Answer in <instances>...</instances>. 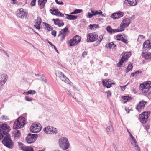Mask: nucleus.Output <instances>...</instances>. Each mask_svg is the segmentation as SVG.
I'll use <instances>...</instances> for the list:
<instances>
[{"label": "nucleus", "mask_w": 151, "mask_h": 151, "mask_svg": "<svg viewBox=\"0 0 151 151\" xmlns=\"http://www.w3.org/2000/svg\"><path fill=\"white\" fill-rule=\"evenodd\" d=\"M20 135V132L19 130H17L16 132H15V137H18Z\"/></svg>", "instance_id": "c03bdc74"}, {"label": "nucleus", "mask_w": 151, "mask_h": 151, "mask_svg": "<svg viewBox=\"0 0 151 151\" xmlns=\"http://www.w3.org/2000/svg\"><path fill=\"white\" fill-rule=\"evenodd\" d=\"M145 37L143 36L142 35H139V36L138 38L137 39L138 41H140V40L142 39H145Z\"/></svg>", "instance_id": "8fccbe9b"}, {"label": "nucleus", "mask_w": 151, "mask_h": 151, "mask_svg": "<svg viewBox=\"0 0 151 151\" xmlns=\"http://www.w3.org/2000/svg\"><path fill=\"white\" fill-rule=\"evenodd\" d=\"M25 100L28 101H30L32 100L33 99L28 96H26L25 97Z\"/></svg>", "instance_id": "a18cd8bd"}, {"label": "nucleus", "mask_w": 151, "mask_h": 151, "mask_svg": "<svg viewBox=\"0 0 151 151\" xmlns=\"http://www.w3.org/2000/svg\"><path fill=\"white\" fill-rule=\"evenodd\" d=\"M45 27L46 28L48 31H50V30H52V27L49 25L48 24L45 23Z\"/></svg>", "instance_id": "f704fd0d"}, {"label": "nucleus", "mask_w": 151, "mask_h": 151, "mask_svg": "<svg viewBox=\"0 0 151 151\" xmlns=\"http://www.w3.org/2000/svg\"><path fill=\"white\" fill-rule=\"evenodd\" d=\"M131 56L130 52H125L124 53V56L122 57H124V58L126 60L128 59Z\"/></svg>", "instance_id": "c85d7f7f"}, {"label": "nucleus", "mask_w": 151, "mask_h": 151, "mask_svg": "<svg viewBox=\"0 0 151 151\" xmlns=\"http://www.w3.org/2000/svg\"><path fill=\"white\" fill-rule=\"evenodd\" d=\"M10 131V127L6 124H0V140L4 137L2 143L7 148L11 149L14 146V143L11 139L10 135L8 132Z\"/></svg>", "instance_id": "f257e3e1"}, {"label": "nucleus", "mask_w": 151, "mask_h": 151, "mask_svg": "<svg viewBox=\"0 0 151 151\" xmlns=\"http://www.w3.org/2000/svg\"><path fill=\"white\" fill-rule=\"evenodd\" d=\"M68 43L69 44V45L70 46H72L77 44L74 41V40L73 39V38L72 39H70L68 41Z\"/></svg>", "instance_id": "473e14b6"}, {"label": "nucleus", "mask_w": 151, "mask_h": 151, "mask_svg": "<svg viewBox=\"0 0 151 151\" xmlns=\"http://www.w3.org/2000/svg\"><path fill=\"white\" fill-rule=\"evenodd\" d=\"M102 83L103 85L106 87L107 88H110L112 85L114 84L113 81L110 79L103 80Z\"/></svg>", "instance_id": "dca6fc26"}, {"label": "nucleus", "mask_w": 151, "mask_h": 151, "mask_svg": "<svg viewBox=\"0 0 151 151\" xmlns=\"http://www.w3.org/2000/svg\"><path fill=\"white\" fill-rule=\"evenodd\" d=\"M5 81H0V90L2 88V87L4 86L5 83Z\"/></svg>", "instance_id": "3c124183"}, {"label": "nucleus", "mask_w": 151, "mask_h": 151, "mask_svg": "<svg viewBox=\"0 0 151 151\" xmlns=\"http://www.w3.org/2000/svg\"><path fill=\"white\" fill-rule=\"evenodd\" d=\"M76 14L80 13L82 12V10L81 9H76L74 10Z\"/></svg>", "instance_id": "6e6d98bb"}, {"label": "nucleus", "mask_w": 151, "mask_h": 151, "mask_svg": "<svg viewBox=\"0 0 151 151\" xmlns=\"http://www.w3.org/2000/svg\"><path fill=\"white\" fill-rule=\"evenodd\" d=\"M44 131L48 134H55L58 132L56 128L50 126L46 127L44 128Z\"/></svg>", "instance_id": "6e6552de"}, {"label": "nucleus", "mask_w": 151, "mask_h": 151, "mask_svg": "<svg viewBox=\"0 0 151 151\" xmlns=\"http://www.w3.org/2000/svg\"><path fill=\"white\" fill-rule=\"evenodd\" d=\"M49 43L51 45V47L53 48L55 50L56 52L58 53H59L58 51V50L57 49V48H56V47L52 43L50 42H49Z\"/></svg>", "instance_id": "a19ab883"}, {"label": "nucleus", "mask_w": 151, "mask_h": 151, "mask_svg": "<svg viewBox=\"0 0 151 151\" xmlns=\"http://www.w3.org/2000/svg\"><path fill=\"white\" fill-rule=\"evenodd\" d=\"M87 55V52L84 51L82 54V57H85V56Z\"/></svg>", "instance_id": "680f3d73"}, {"label": "nucleus", "mask_w": 151, "mask_h": 151, "mask_svg": "<svg viewBox=\"0 0 151 151\" xmlns=\"http://www.w3.org/2000/svg\"><path fill=\"white\" fill-rule=\"evenodd\" d=\"M38 135L37 134L29 133L26 138V140L27 143H32L35 141Z\"/></svg>", "instance_id": "0eeeda50"}, {"label": "nucleus", "mask_w": 151, "mask_h": 151, "mask_svg": "<svg viewBox=\"0 0 151 151\" xmlns=\"http://www.w3.org/2000/svg\"><path fill=\"white\" fill-rule=\"evenodd\" d=\"M109 126L107 127L106 129V131L107 132H110L112 131H113V127L112 126L111 121L109 122Z\"/></svg>", "instance_id": "cd10ccee"}, {"label": "nucleus", "mask_w": 151, "mask_h": 151, "mask_svg": "<svg viewBox=\"0 0 151 151\" xmlns=\"http://www.w3.org/2000/svg\"><path fill=\"white\" fill-rule=\"evenodd\" d=\"M1 52L2 53L4 54L5 55H6L8 57H9V55L8 54L5 52V53L6 54H5L4 52Z\"/></svg>", "instance_id": "0e129e2a"}, {"label": "nucleus", "mask_w": 151, "mask_h": 151, "mask_svg": "<svg viewBox=\"0 0 151 151\" xmlns=\"http://www.w3.org/2000/svg\"><path fill=\"white\" fill-rule=\"evenodd\" d=\"M41 125L38 123H33L30 127L31 132L34 133L39 132L41 131Z\"/></svg>", "instance_id": "423d86ee"}, {"label": "nucleus", "mask_w": 151, "mask_h": 151, "mask_svg": "<svg viewBox=\"0 0 151 151\" xmlns=\"http://www.w3.org/2000/svg\"><path fill=\"white\" fill-rule=\"evenodd\" d=\"M25 124V118L22 117H19L14 123L13 128L15 129L22 127Z\"/></svg>", "instance_id": "20e7f679"}, {"label": "nucleus", "mask_w": 151, "mask_h": 151, "mask_svg": "<svg viewBox=\"0 0 151 151\" xmlns=\"http://www.w3.org/2000/svg\"><path fill=\"white\" fill-rule=\"evenodd\" d=\"M126 60L124 58V57H122L121 59L120 60L119 62L122 63H123L124 61H125Z\"/></svg>", "instance_id": "bf43d9fd"}, {"label": "nucleus", "mask_w": 151, "mask_h": 151, "mask_svg": "<svg viewBox=\"0 0 151 151\" xmlns=\"http://www.w3.org/2000/svg\"><path fill=\"white\" fill-rule=\"evenodd\" d=\"M55 74L56 76L59 77L62 81L67 83L70 84V81L62 72L58 71L56 72Z\"/></svg>", "instance_id": "1a4fd4ad"}, {"label": "nucleus", "mask_w": 151, "mask_h": 151, "mask_svg": "<svg viewBox=\"0 0 151 151\" xmlns=\"http://www.w3.org/2000/svg\"><path fill=\"white\" fill-rule=\"evenodd\" d=\"M91 12L93 14V16H95L96 15L101 14L102 13V12L101 10L96 11H94L93 10L91 9Z\"/></svg>", "instance_id": "bb28decb"}, {"label": "nucleus", "mask_w": 151, "mask_h": 151, "mask_svg": "<svg viewBox=\"0 0 151 151\" xmlns=\"http://www.w3.org/2000/svg\"><path fill=\"white\" fill-rule=\"evenodd\" d=\"M40 78L42 81L44 82L45 83H46L47 82V80L46 78L43 74L41 75Z\"/></svg>", "instance_id": "58836bf2"}, {"label": "nucleus", "mask_w": 151, "mask_h": 151, "mask_svg": "<svg viewBox=\"0 0 151 151\" xmlns=\"http://www.w3.org/2000/svg\"><path fill=\"white\" fill-rule=\"evenodd\" d=\"M55 2L59 5H63L64 4V3L63 2H59L58 0H55Z\"/></svg>", "instance_id": "13d9d810"}, {"label": "nucleus", "mask_w": 151, "mask_h": 151, "mask_svg": "<svg viewBox=\"0 0 151 151\" xmlns=\"http://www.w3.org/2000/svg\"><path fill=\"white\" fill-rule=\"evenodd\" d=\"M131 19L127 18L123 19L121 23L120 27L123 31L124 28L127 27L130 23Z\"/></svg>", "instance_id": "9b49d317"}, {"label": "nucleus", "mask_w": 151, "mask_h": 151, "mask_svg": "<svg viewBox=\"0 0 151 151\" xmlns=\"http://www.w3.org/2000/svg\"><path fill=\"white\" fill-rule=\"evenodd\" d=\"M138 3V0H125L124 4L128 6H132L136 5Z\"/></svg>", "instance_id": "4468645a"}, {"label": "nucleus", "mask_w": 151, "mask_h": 151, "mask_svg": "<svg viewBox=\"0 0 151 151\" xmlns=\"http://www.w3.org/2000/svg\"><path fill=\"white\" fill-rule=\"evenodd\" d=\"M4 52L5 54H6V53H5V51L3 49H0V52Z\"/></svg>", "instance_id": "774afa93"}, {"label": "nucleus", "mask_w": 151, "mask_h": 151, "mask_svg": "<svg viewBox=\"0 0 151 151\" xmlns=\"http://www.w3.org/2000/svg\"><path fill=\"white\" fill-rule=\"evenodd\" d=\"M51 31V34L54 37H55L56 35V31L55 30H52Z\"/></svg>", "instance_id": "4d7b16f0"}, {"label": "nucleus", "mask_w": 151, "mask_h": 151, "mask_svg": "<svg viewBox=\"0 0 151 151\" xmlns=\"http://www.w3.org/2000/svg\"><path fill=\"white\" fill-rule=\"evenodd\" d=\"M59 144L61 148L63 150L68 149L70 146V144L67 138L63 137L59 139Z\"/></svg>", "instance_id": "39448f33"}, {"label": "nucleus", "mask_w": 151, "mask_h": 151, "mask_svg": "<svg viewBox=\"0 0 151 151\" xmlns=\"http://www.w3.org/2000/svg\"><path fill=\"white\" fill-rule=\"evenodd\" d=\"M142 72L141 71L138 70L134 72H133L131 74V76L132 77L137 76H139V75Z\"/></svg>", "instance_id": "7c9ffc66"}, {"label": "nucleus", "mask_w": 151, "mask_h": 151, "mask_svg": "<svg viewBox=\"0 0 151 151\" xmlns=\"http://www.w3.org/2000/svg\"><path fill=\"white\" fill-rule=\"evenodd\" d=\"M68 31V28L66 27H65L63 29H62L60 32L59 34L58 35V37L60 36H61V38L60 39L61 40L64 39L65 37L67 34V32Z\"/></svg>", "instance_id": "a211bd4d"}, {"label": "nucleus", "mask_w": 151, "mask_h": 151, "mask_svg": "<svg viewBox=\"0 0 151 151\" xmlns=\"http://www.w3.org/2000/svg\"><path fill=\"white\" fill-rule=\"evenodd\" d=\"M86 16L87 18H91L92 17L93 15V14H91V13L88 12L86 14Z\"/></svg>", "instance_id": "603ef678"}, {"label": "nucleus", "mask_w": 151, "mask_h": 151, "mask_svg": "<svg viewBox=\"0 0 151 151\" xmlns=\"http://www.w3.org/2000/svg\"><path fill=\"white\" fill-rule=\"evenodd\" d=\"M122 98L124 100V103H126L128 101L131 99V98L129 96H122Z\"/></svg>", "instance_id": "c756f323"}, {"label": "nucleus", "mask_w": 151, "mask_h": 151, "mask_svg": "<svg viewBox=\"0 0 151 151\" xmlns=\"http://www.w3.org/2000/svg\"><path fill=\"white\" fill-rule=\"evenodd\" d=\"M131 144L132 145L134 146L137 145L136 142V141L135 139L132 140Z\"/></svg>", "instance_id": "79ce46f5"}, {"label": "nucleus", "mask_w": 151, "mask_h": 151, "mask_svg": "<svg viewBox=\"0 0 151 151\" xmlns=\"http://www.w3.org/2000/svg\"><path fill=\"white\" fill-rule=\"evenodd\" d=\"M111 17L115 19H118L119 18L118 14L117 12L113 13L111 15Z\"/></svg>", "instance_id": "e433bc0d"}, {"label": "nucleus", "mask_w": 151, "mask_h": 151, "mask_svg": "<svg viewBox=\"0 0 151 151\" xmlns=\"http://www.w3.org/2000/svg\"><path fill=\"white\" fill-rule=\"evenodd\" d=\"M143 49H150L151 48V45L149 41H145L143 44Z\"/></svg>", "instance_id": "412c9836"}, {"label": "nucleus", "mask_w": 151, "mask_h": 151, "mask_svg": "<svg viewBox=\"0 0 151 151\" xmlns=\"http://www.w3.org/2000/svg\"><path fill=\"white\" fill-rule=\"evenodd\" d=\"M21 149L23 151H33V148L31 147L28 146H22Z\"/></svg>", "instance_id": "5701e85b"}, {"label": "nucleus", "mask_w": 151, "mask_h": 151, "mask_svg": "<svg viewBox=\"0 0 151 151\" xmlns=\"http://www.w3.org/2000/svg\"><path fill=\"white\" fill-rule=\"evenodd\" d=\"M16 15L19 18L23 19L26 14V12L22 8L19 9L16 12Z\"/></svg>", "instance_id": "ddd939ff"}, {"label": "nucleus", "mask_w": 151, "mask_h": 151, "mask_svg": "<svg viewBox=\"0 0 151 151\" xmlns=\"http://www.w3.org/2000/svg\"><path fill=\"white\" fill-rule=\"evenodd\" d=\"M135 147V149L137 151H140V150L137 145L134 146Z\"/></svg>", "instance_id": "052dcab7"}, {"label": "nucleus", "mask_w": 151, "mask_h": 151, "mask_svg": "<svg viewBox=\"0 0 151 151\" xmlns=\"http://www.w3.org/2000/svg\"><path fill=\"white\" fill-rule=\"evenodd\" d=\"M87 37L88 42H93L98 39V35L96 32H93L88 34Z\"/></svg>", "instance_id": "9d476101"}, {"label": "nucleus", "mask_w": 151, "mask_h": 151, "mask_svg": "<svg viewBox=\"0 0 151 151\" xmlns=\"http://www.w3.org/2000/svg\"><path fill=\"white\" fill-rule=\"evenodd\" d=\"M123 31L121 28H120V27H119L117 29H112V34L116 32H121Z\"/></svg>", "instance_id": "c9c22d12"}, {"label": "nucleus", "mask_w": 151, "mask_h": 151, "mask_svg": "<svg viewBox=\"0 0 151 151\" xmlns=\"http://www.w3.org/2000/svg\"><path fill=\"white\" fill-rule=\"evenodd\" d=\"M106 93H107V97L108 98L110 97L111 96V93L109 90H108Z\"/></svg>", "instance_id": "864d4df0"}, {"label": "nucleus", "mask_w": 151, "mask_h": 151, "mask_svg": "<svg viewBox=\"0 0 151 151\" xmlns=\"http://www.w3.org/2000/svg\"><path fill=\"white\" fill-rule=\"evenodd\" d=\"M146 103V101L143 100L140 101L136 107V109L138 111H141V110L144 108Z\"/></svg>", "instance_id": "f3484780"}, {"label": "nucleus", "mask_w": 151, "mask_h": 151, "mask_svg": "<svg viewBox=\"0 0 151 151\" xmlns=\"http://www.w3.org/2000/svg\"><path fill=\"white\" fill-rule=\"evenodd\" d=\"M129 135H130V138H131L132 139H135L134 138V137L131 134H130Z\"/></svg>", "instance_id": "69168bd1"}, {"label": "nucleus", "mask_w": 151, "mask_h": 151, "mask_svg": "<svg viewBox=\"0 0 151 151\" xmlns=\"http://www.w3.org/2000/svg\"><path fill=\"white\" fill-rule=\"evenodd\" d=\"M145 59L148 60H151V53H148L144 56Z\"/></svg>", "instance_id": "4c0bfd02"}, {"label": "nucleus", "mask_w": 151, "mask_h": 151, "mask_svg": "<svg viewBox=\"0 0 151 151\" xmlns=\"http://www.w3.org/2000/svg\"><path fill=\"white\" fill-rule=\"evenodd\" d=\"M139 88L144 95H148L151 92V81H147L140 84Z\"/></svg>", "instance_id": "7ed1b4c3"}, {"label": "nucleus", "mask_w": 151, "mask_h": 151, "mask_svg": "<svg viewBox=\"0 0 151 151\" xmlns=\"http://www.w3.org/2000/svg\"><path fill=\"white\" fill-rule=\"evenodd\" d=\"M47 1V0H39L38 1V4L41 9L43 8Z\"/></svg>", "instance_id": "4be33fe9"}, {"label": "nucleus", "mask_w": 151, "mask_h": 151, "mask_svg": "<svg viewBox=\"0 0 151 151\" xmlns=\"http://www.w3.org/2000/svg\"><path fill=\"white\" fill-rule=\"evenodd\" d=\"M52 20L54 22V24L57 25L58 27H60L63 26L64 24V22L62 20L58 19H53Z\"/></svg>", "instance_id": "6ab92c4d"}, {"label": "nucleus", "mask_w": 151, "mask_h": 151, "mask_svg": "<svg viewBox=\"0 0 151 151\" xmlns=\"http://www.w3.org/2000/svg\"><path fill=\"white\" fill-rule=\"evenodd\" d=\"M116 38L117 40H121L126 44H128L127 36L125 35H117L116 36Z\"/></svg>", "instance_id": "2eb2a0df"}, {"label": "nucleus", "mask_w": 151, "mask_h": 151, "mask_svg": "<svg viewBox=\"0 0 151 151\" xmlns=\"http://www.w3.org/2000/svg\"><path fill=\"white\" fill-rule=\"evenodd\" d=\"M35 22L34 25V27L37 29L40 30V26L41 22V19L40 17H37V19L35 20Z\"/></svg>", "instance_id": "aec40b11"}, {"label": "nucleus", "mask_w": 151, "mask_h": 151, "mask_svg": "<svg viewBox=\"0 0 151 151\" xmlns=\"http://www.w3.org/2000/svg\"><path fill=\"white\" fill-rule=\"evenodd\" d=\"M76 14V13H75V12L74 11L73 12L70 13V14L71 15H72V14Z\"/></svg>", "instance_id": "338daca9"}, {"label": "nucleus", "mask_w": 151, "mask_h": 151, "mask_svg": "<svg viewBox=\"0 0 151 151\" xmlns=\"http://www.w3.org/2000/svg\"><path fill=\"white\" fill-rule=\"evenodd\" d=\"M36 0H32L30 3L31 6H33L35 5Z\"/></svg>", "instance_id": "de8ad7c7"}, {"label": "nucleus", "mask_w": 151, "mask_h": 151, "mask_svg": "<svg viewBox=\"0 0 151 151\" xmlns=\"http://www.w3.org/2000/svg\"><path fill=\"white\" fill-rule=\"evenodd\" d=\"M117 13L118 14V16L119 18L121 17L123 15L124 13L122 12L119 11Z\"/></svg>", "instance_id": "49530a36"}, {"label": "nucleus", "mask_w": 151, "mask_h": 151, "mask_svg": "<svg viewBox=\"0 0 151 151\" xmlns=\"http://www.w3.org/2000/svg\"><path fill=\"white\" fill-rule=\"evenodd\" d=\"M106 29L109 33L112 34V29L111 28L110 26H108L107 27Z\"/></svg>", "instance_id": "ea45409f"}, {"label": "nucleus", "mask_w": 151, "mask_h": 151, "mask_svg": "<svg viewBox=\"0 0 151 151\" xmlns=\"http://www.w3.org/2000/svg\"><path fill=\"white\" fill-rule=\"evenodd\" d=\"M65 91H66L67 94H68L70 96H71L72 97H73L74 98L76 99V98H74V97L72 95V94L71 93V92L68 89H66Z\"/></svg>", "instance_id": "37998d69"}, {"label": "nucleus", "mask_w": 151, "mask_h": 151, "mask_svg": "<svg viewBox=\"0 0 151 151\" xmlns=\"http://www.w3.org/2000/svg\"><path fill=\"white\" fill-rule=\"evenodd\" d=\"M73 39L74 40L77 44L80 42V37L79 36L77 35L74 37L73 38Z\"/></svg>", "instance_id": "72a5a7b5"}, {"label": "nucleus", "mask_w": 151, "mask_h": 151, "mask_svg": "<svg viewBox=\"0 0 151 151\" xmlns=\"http://www.w3.org/2000/svg\"><path fill=\"white\" fill-rule=\"evenodd\" d=\"M7 78L8 76L6 74H2L0 76V81H5V83L6 81Z\"/></svg>", "instance_id": "393cba45"}, {"label": "nucleus", "mask_w": 151, "mask_h": 151, "mask_svg": "<svg viewBox=\"0 0 151 151\" xmlns=\"http://www.w3.org/2000/svg\"><path fill=\"white\" fill-rule=\"evenodd\" d=\"M149 112H144L139 115V118L141 123L145 124L147 121Z\"/></svg>", "instance_id": "f8f14e48"}, {"label": "nucleus", "mask_w": 151, "mask_h": 151, "mask_svg": "<svg viewBox=\"0 0 151 151\" xmlns=\"http://www.w3.org/2000/svg\"><path fill=\"white\" fill-rule=\"evenodd\" d=\"M96 26L98 27V25H96L95 24H93V25L90 24L89 26V28L90 29L92 30V29L93 28V27H96Z\"/></svg>", "instance_id": "5fc2aeb1"}, {"label": "nucleus", "mask_w": 151, "mask_h": 151, "mask_svg": "<svg viewBox=\"0 0 151 151\" xmlns=\"http://www.w3.org/2000/svg\"><path fill=\"white\" fill-rule=\"evenodd\" d=\"M122 64L120 62H119L117 64V66L118 67H120L122 65Z\"/></svg>", "instance_id": "e2e57ef3"}, {"label": "nucleus", "mask_w": 151, "mask_h": 151, "mask_svg": "<svg viewBox=\"0 0 151 151\" xmlns=\"http://www.w3.org/2000/svg\"><path fill=\"white\" fill-rule=\"evenodd\" d=\"M36 93V92L35 90H30L27 92H24L23 94L25 95H28L29 94H34Z\"/></svg>", "instance_id": "a878e982"}, {"label": "nucleus", "mask_w": 151, "mask_h": 151, "mask_svg": "<svg viewBox=\"0 0 151 151\" xmlns=\"http://www.w3.org/2000/svg\"><path fill=\"white\" fill-rule=\"evenodd\" d=\"M106 47L107 48H109L110 49H115L116 47V45H114L113 42H111L110 43H107L106 45Z\"/></svg>", "instance_id": "b1692460"}, {"label": "nucleus", "mask_w": 151, "mask_h": 151, "mask_svg": "<svg viewBox=\"0 0 151 151\" xmlns=\"http://www.w3.org/2000/svg\"><path fill=\"white\" fill-rule=\"evenodd\" d=\"M103 39V36L102 35H101L99 37V39L97 42L100 43L101 41Z\"/></svg>", "instance_id": "09e8293b"}, {"label": "nucleus", "mask_w": 151, "mask_h": 151, "mask_svg": "<svg viewBox=\"0 0 151 151\" xmlns=\"http://www.w3.org/2000/svg\"><path fill=\"white\" fill-rule=\"evenodd\" d=\"M132 64L130 63L129 64H128L127 68L125 70V71L126 73L128 72L132 69Z\"/></svg>", "instance_id": "2f4dec72"}, {"label": "nucleus", "mask_w": 151, "mask_h": 151, "mask_svg": "<svg viewBox=\"0 0 151 151\" xmlns=\"http://www.w3.org/2000/svg\"><path fill=\"white\" fill-rule=\"evenodd\" d=\"M50 12L52 14L58 16H59L61 17L64 16V15H65L66 16V18L70 20H76L77 18V16L69 15L66 14H62L60 12L58 11V9H55L54 8H52L50 10Z\"/></svg>", "instance_id": "f03ea898"}]
</instances>
